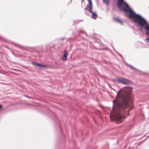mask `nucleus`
Returning <instances> with one entry per match:
<instances>
[{"instance_id":"obj_1","label":"nucleus","mask_w":149,"mask_h":149,"mask_svg":"<svg viewBox=\"0 0 149 149\" xmlns=\"http://www.w3.org/2000/svg\"><path fill=\"white\" fill-rule=\"evenodd\" d=\"M118 4V8L125 12V15L132 20L137 26L140 27V30L144 29L145 34L149 36V24L146 19L140 15L136 13L123 0H119Z\"/></svg>"},{"instance_id":"obj_2","label":"nucleus","mask_w":149,"mask_h":149,"mask_svg":"<svg viewBox=\"0 0 149 149\" xmlns=\"http://www.w3.org/2000/svg\"><path fill=\"white\" fill-rule=\"evenodd\" d=\"M130 94L124 96L123 94L121 96L119 97V99L115 103L113 100V106L112 110L117 116L116 119L118 122L116 121V123L118 124L122 122L120 118L122 117V115L123 114L125 110L127 107L130 106L132 102V98Z\"/></svg>"},{"instance_id":"obj_3","label":"nucleus","mask_w":149,"mask_h":149,"mask_svg":"<svg viewBox=\"0 0 149 149\" xmlns=\"http://www.w3.org/2000/svg\"><path fill=\"white\" fill-rule=\"evenodd\" d=\"M132 87L130 86L124 87L122 88H120L118 91L117 92L116 98L113 101L114 102H117L118 100L117 98L119 96V93L122 91L121 96H122L123 94H124V96H126L127 94H130V95L131 97L132 98V102L130 103V104H132L133 100V96L132 93Z\"/></svg>"},{"instance_id":"obj_4","label":"nucleus","mask_w":149,"mask_h":149,"mask_svg":"<svg viewBox=\"0 0 149 149\" xmlns=\"http://www.w3.org/2000/svg\"><path fill=\"white\" fill-rule=\"evenodd\" d=\"M113 80L118 83L123 84L127 85H130L132 83L131 80L123 77L115 78L113 79Z\"/></svg>"},{"instance_id":"obj_5","label":"nucleus","mask_w":149,"mask_h":149,"mask_svg":"<svg viewBox=\"0 0 149 149\" xmlns=\"http://www.w3.org/2000/svg\"><path fill=\"white\" fill-rule=\"evenodd\" d=\"M68 55V51L65 50L64 51V53L62 57H61V59L63 61H66L67 60V56Z\"/></svg>"},{"instance_id":"obj_6","label":"nucleus","mask_w":149,"mask_h":149,"mask_svg":"<svg viewBox=\"0 0 149 149\" xmlns=\"http://www.w3.org/2000/svg\"><path fill=\"white\" fill-rule=\"evenodd\" d=\"M93 6L87 5L86 7L84 8L85 10H87L90 13H92Z\"/></svg>"},{"instance_id":"obj_7","label":"nucleus","mask_w":149,"mask_h":149,"mask_svg":"<svg viewBox=\"0 0 149 149\" xmlns=\"http://www.w3.org/2000/svg\"><path fill=\"white\" fill-rule=\"evenodd\" d=\"M114 19L116 22L119 23L122 25H123L122 21L119 18H114Z\"/></svg>"},{"instance_id":"obj_8","label":"nucleus","mask_w":149,"mask_h":149,"mask_svg":"<svg viewBox=\"0 0 149 149\" xmlns=\"http://www.w3.org/2000/svg\"><path fill=\"white\" fill-rule=\"evenodd\" d=\"M92 14V15L91 16V18L94 19H96L97 18V15L96 12H94L92 11V13H91Z\"/></svg>"},{"instance_id":"obj_9","label":"nucleus","mask_w":149,"mask_h":149,"mask_svg":"<svg viewBox=\"0 0 149 149\" xmlns=\"http://www.w3.org/2000/svg\"><path fill=\"white\" fill-rule=\"evenodd\" d=\"M11 43L12 44H13V45L14 46H15L16 47L18 48H19L21 49H23L24 48L23 47L21 46V45L18 44L17 43H14V42H11Z\"/></svg>"},{"instance_id":"obj_10","label":"nucleus","mask_w":149,"mask_h":149,"mask_svg":"<svg viewBox=\"0 0 149 149\" xmlns=\"http://www.w3.org/2000/svg\"><path fill=\"white\" fill-rule=\"evenodd\" d=\"M127 65L128 66H129L130 68V69H132V70H136L137 71H138V72H140V70H138L136 68H134L133 66H132L131 65H130V64H128V63L127 64Z\"/></svg>"},{"instance_id":"obj_11","label":"nucleus","mask_w":149,"mask_h":149,"mask_svg":"<svg viewBox=\"0 0 149 149\" xmlns=\"http://www.w3.org/2000/svg\"><path fill=\"white\" fill-rule=\"evenodd\" d=\"M103 2L105 3L107 6L109 5V0H103Z\"/></svg>"},{"instance_id":"obj_12","label":"nucleus","mask_w":149,"mask_h":149,"mask_svg":"<svg viewBox=\"0 0 149 149\" xmlns=\"http://www.w3.org/2000/svg\"><path fill=\"white\" fill-rule=\"evenodd\" d=\"M44 68L46 69H48V68H51V67L50 66V65H43V66L42 68Z\"/></svg>"},{"instance_id":"obj_13","label":"nucleus","mask_w":149,"mask_h":149,"mask_svg":"<svg viewBox=\"0 0 149 149\" xmlns=\"http://www.w3.org/2000/svg\"><path fill=\"white\" fill-rule=\"evenodd\" d=\"M88 1V5H92V3L91 0H87Z\"/></svg>"},{"instance_id":"obj_14","label":"nucleus","mask_w":149,"mask_h":149,"mask_svg":"<svg viewBox=\"0 0 149 149\" xmlns=\"http://www.w3.org/2000/svg\"><path fill=\"white\" fill-rule=\"evenodd\" d=\"M39 63H38L34 62H32V64H33V65H36L37 66L38 65Z\"/></svg>"},{"instance_id":"obj_15","label":"nucleus","mask_w":149,"mask_h":149,"mask_svg":"<svg viewBox=\"0 0 149 149\" xmlns=\"http://www.w3.org/2000/svg\"><path fill=\"white\" fill-rule=\"evenodd\" d=\"M145 41L147 43L149 42V37H147V38L145 39Z\"/></svg>"},{"instance_id":"obj_16","label":"nucleus","mask_w":149,"mask_h":149,"mask_svg":"<svg viewBox=\"0 0 149 149\" xmlns=\"http://www.w3.org/2000/svg\"><path fill=\"white\" fill-rule=\"evenodd\" d=\"M115 52L119 56H120L122 59L123 58V57L122 55H121L119 52H118L116 51H115Z\"/></svg>"},{"instance_id":"obj_17","label":"nucleus","mask_w":149,"mask_h":149,"mask_svg":"<svg viewBox=\"0 0 149 149\" xmlns=\"http://www.w3.org/2000/svg\"><path fill=\"white\" fill-rule=\"evenodd\" d=\"M24 96H25V97H26L27 98H29L32 99H35V98H34L33 97H31L29 96L28 95H25Z\"/></svg>"},{"instance_id":"obj_18","label":"nucleus","mask_w":149,"mask_h":149,"mask_svg":"<svg viewBox=\"0 0 149 149\" xmlns=\"http://www.w3.org/2000/svg\"><path fill=\"white\" fill-rule=\"evenodd\" d=\"M43 65V64H41L39 63L38 66L39 67H40L41 68H42Z\"/></svg>"},{"instance_id":"obj_19","label":"nucleus","mask_w":149,"mask_h":149,"mask_svg":"<svg viewBox=\"0 0 149 149\" xmlns=\"http://www.w3.org/2000/svg\"><path fill=\"white\" fill-rule=\"evenodd\" d=\"M65 38L64 37H60L59 38V39L61 40H64Z\"/></svg>"},{"instance_id":"obj_20","label":"nucleus","mask_w":149,"mask_h":149,"mask_svg":"<svg viewBox=\"0 0 149 149\" xmlns=\"http://www.w3.org/2000/svg\"><path fill=\"white\" fill-rule=\"evenodd\" d=\"M78 32L79 33H82L83 32V31L81 30H78Z\"/></svg>"},{"instance_id":"obj_21","label":"nucleus","mask_w":149,"mask_h":149,"mask_svg":"<svg viewBox=\"0 0 149 149\" xmlns=\"http://www.w3.org/2000/svg\"><path fill=\"white\" fill-rule=\"evenodd\" d=\"M2 105L0 104V109H1L2 107Z\"/></svg>"},{"instance_id":"obj_22","label":"nucleus","mask_w":149,"mask_h":149,"mask_svg":"<svg viewBox=\"0 0 149 149\" xmlns=\"http://www.w3.org/2000/svg\"><path fill=\"white\" fill-rule=\"evenodd\" d=\"M4 46L6 48H7V49H9V48H8L7 46H6L5 45V46Z\"/></svg>"},{"instance_id":"obj_23","label":"nucleus","mask_w":149,"mask_h":149,"mask_svg":"<svg viewBox=\"0 0 149 149\" xmlns=\"http://www.w3.org/2000/svg\"><path fill=\"white\" fill-rule=\"evenodd\" d=\"M84 0H81V3L82 4L83 3V1Z\"/></svg>"},{"instance_id":"obj_24","label":"nucleus","mask_w":149,"mask_h":149,"mask_svg":"<svg viewBox=\"0 0 149 149\" xmlns=\"http://www.w3.org/2000/svg\"><path fill=\"white\" fill-rule=\"evenodd\" d=\"M148 138H149V135L148 136H147V137H146V139H147Z\"/></svg>"},{"instance_id":"obj_25","label":"nucleus","mask_w":149,"mask_h":149,"mask_svg":"<svg viewBox=\"0 0 149 149\" xmlns=\"http://www.w3.org/2000/svg\"><path fill=\"white\" fill-rule=\"evenodd\" d=\"M146 139H147L146 138V139H144V140L143 141V142H142H142H143L144 141L146 140Z\"/></svg>"},{"instance_id":"obj_26","label":"nucleus","mask_w":149,"mask_h":149,"mask_svg":"<svg viewBox=\"0 0 149 149\" xmlns=\"http://www.w3.org/2000/svg\"><path fill=\"white\" fill-rule=\"evenodd\" d=\"M71 39V38H68L67 39H68V40H69Z\"/></svg>"},{"instance_id":"obj_27","label":"nucleus","mask_w":149,"mask_h":149,"mask_svg":"<svg viewBox=\"0 0 149 149\" xmlns=\"http://www.w3.org/2000/svg\"><path fill=\"white\" fill-rule=\"evenodd\" d=\"M85 13L86 15H87V13L86 12H85Z\"/></svg>"},{"instance_id":"obj_28","label":"nucleus","mask_w":149,"mask_h":149,"mask_svg":"<svg viewBox=\"0 0 149 149\" xmlns=\"http://www.w3.org/2000/svg\"><path fill=\"white\" fill-rule=\"evenodd\" d=\"M113 50H114L115 52V51H116V50L115 49H114V47H113Z\"/></svg>"},{"instance_id":"obj_29","label":"nucleus","mask_w":149,"mask_h":149,"mask_svg":"<svg viewBox=\"0 0 149 149\" xmlns=\"http://www.w3.org/2000/svg\"><path fill=\"white\" fill-rule=\"evenodd\" d=\"M81 7L82 8V4L81 5Z\"/></svg>"},{"instance_id":"obj_30","label":"nucleus","mask_w":149,"mask_h":149,"mask_svg":"<svg viewBox=\"0 0 149 149\" xmlns=\"http://www.w3.org/2000/svg\"><path fill=\"white\" fill-rule=\"evenodd\" d=\"M71 1H72V0H71ZM72 3V1H71V2H70V3ZM69 3H70V2Z\"/></svg>"},{"instance_id":"obj_31","label":"nucleus","mask_w":149,"mask_h":149,"mask_svg":"<svg viewBox=\"0 0 149 149\" xmlns=\"http://www.w3.org/2000/svg\"><path fill=\"white\" fill-rule=\"evenodd\" d=\"M71 1H72V0H71ZM72 3V1H71V2H70V3ZM69 3H70V2Z\"/></svg>"},{"instance_id":"obj_32","label":"nucleus","mask_w":149,"mask_h":149,"mask_svg":"<svg viewBox=\"0 0 149 149\" xmlns=\"http://www.w3.org/2000/svg\"><path fill=\"white\" fill-rule=\"evenodd\" d=\"M113 90L115 91H116L114 89H113Z\"/></svg>"},{"instance_id":"obj_33","label":"nucleus","mask_w":149,"mask_h":149,"mask_svg":"<svg viewBox=\"0 0 149 149\" xmlns=\"http://www.w3.org/2000/svg\"><path fill=\"white\" fill-rule=\"evenodd\" d=\"M113 90L115 91H116L114 89H113Z\"/></svg>"},{"instance_id":"obj_34","label":"nucleus","mask_w":149,"mask_h":149,"mask_svg":"<svg viewBox=\"0 0 149 149\" xmlns=\"http://www.w3.org/2000/svg\"><path fill=\"white\" fill-rule=\"evenodd\" d=\"M0 38H1V37H0Z\"/></svg>"},{"instance_id":"obj_35","label":"nucleus","mask_w":149,"mask_h":149,"mask_svg":"<svg viewBox=\"0 0 149 149\" xmlns=\"http://www.w3.org/2000/svg\"><path fill=\"white\" fill-rule=\"evenodd\" d=\"M148 8H149V7H148Z\"/></svg>"}]
</instances>
